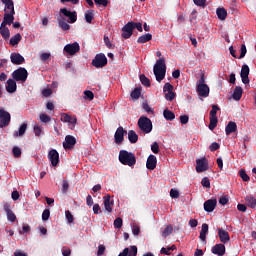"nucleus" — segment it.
<instances>
[{
	"instance_id": "1",
	"label": "nucleus",
	"mask_w": 256,
	"mask_h": 256,
	"mask_svg": "<svg viewBox=\"0 0 256 256\" xmlns=\"http://www.w3.org/2000/svg\"><path fill=\"white\" fill-rule=\"evenodd\" d=\"M167 71V66L165 63V57H160L159 60L156 61V64L153 66V72L156 76V81L160 83V81L165 79Z\"/></svg>"
},
{
	"instance_id": "2",
	"label": "nucleus",
	"mask_w": 256,
	"mask_h": 256,
	"mask_svg": "<svg viewBox=\"0 0 256 256\" xmlns=\"http://www.w3.org/2000/svg\"><path fill=\"white\" fill-rule=\"evenodd\" d=\"M119 161L122 165L130 166L132 168L137 163V159L135 154L129 153L127 150H120L119 151Z\"/></svg>"
},
{
	"instance_id": "3",
	"label": "nucleus",
	"mask_w": 256,
	"mask_h": 256,
	"mask_svg": "<svg viewBox=\"0 0 256 256\" xmlns=\"http://www.w3.org/2000/svg\"><path fill=\"white\" fill-rule=\"evenodd\" d=\"M138 128L145 134H149L153 129L152 121L148 117L141 116L138 120Z\"/></svg>"
},
{
	"instance_id": "4",
	"label": "nucleus",
	"mask_w": 256,
	"mask_h": 256,
	"mask_svg": "<svg viewBox=\"0 0 256 256\" xmlns=\"http://www.w3.org/2000/svg\"><path fill=\"white\" fill-rule=\"evenodd\" d=\"M28 75L29 73L27 69L23 67H20L12 72V78L18 82L21 81V83H25V81H27Z\"/></svg>"
},
{
	"instance_id": "5",
	"label": "nucleus",
	"mask_w": 256,
	"mask_h": 256,
	"mask_svg": "<svg viewBox=\"0 0 256 256\" xmlns=\"http://www.w3.org/2000/svg\"><path fill=\"white\" fill-rule=\"evenodd\" d=\"M107 63L108 58L106 57V55H104V53H98V55H96L92 60V65L96 68L106 67Z\"/></svg>"
},
{
	"instance_id": "6",
	"label": "nucleus",
	"mask_w": 256,
	"mask_h": 256,
	"mask_svg": "<svg viewBox=\"0 0 256 256\" xmlns=\"http://www.w3.org/2000/svg\"><path fill=\"white\" fill-rule=\"evenodd\" d=\"M11 123V114L5 109H0V128H6Z\"/></svg>"
},
{
	"instance_id": "7",
	"label": "nucleus",
	"mask_w": 256,
	"mask_h": 256,
	"mask_svg": "<svg viewBox=\"0 0 256 256\" xmlns=\"http://www.w3.org/2000/svg\"><path fill=\"white\" fill-rule=\"evenodd\" d=\"M81 50L80 44L75 41L74 43L67 44L64 47V52H66L67 55L74 56L78 54Z\"/></svg>"
},
{
	"instance_id": "8",
	"label": "nucleus",
	"mask_w": 256,
	"mask_h": 256,
	"mask_svg": "<svg viewBox=\"0 0 256 256\" xmlns=\"http://www.w3.org/2000/svg\"><path fill=\"white\" fill-rule=\"evenodd\" d=\"M60 14L64 15L66 18H68L67 22L68 23H75L77 22L78 15L76 11H68L67 8H61Z\"/></svg>"
},
{
	"instance_id": "9",
	"label": "nucleus",
	"mask_w": 256,
	"mask_h": 256,
	"mask_svg": "<svg viewBox=\"0 0 256 256\" xmlns=\"http://www.w3.org/2000/svg\"><path fill=\"white\" fill-rule=\"evenodd\" d=\"M3 209H4L5 213H6L8 221L12 222V223L16 222L17 216L14 214V212L11 209V203L4 202L3 203Z\"/></svg>"
},
{
	"instance_id": "10",
	"label": "nucleus",
	"mask_w": 256,
	"mask_h": 256,
	"mask_svg": "<svg viewBox=\"0 0 256 256\" xmlns=\"http://www.w3.org/2000/svg\"><path fill=\"white\" fill-rule=\"evenodd\" d=\"M133 31H134L133 21H129L122 28V38L124 39L131 38V36L133 35Z\"/></svg>"
},
{
	"instance_id": "11",
	"label": "nucleus",
	"mask_w": 256,
	"mask_h": 256,
	"mask_svg": "<svg viewBox=\"0 0 256 256\" xmlns=\"http://www.w3.org/2000/svg\"><path fill=\"white\" fill-rule=\"evenodd\" d=\"M125 134H128L127 130H125L122 126H119V128L116 130V133L114 134V140L116 144H122V142L125 140Z\"/></svg>"
},
{
	"instance_id": "12",
	"label": "nucleus",
	"mask_w": 256,
	"mask_h": 256,
	"mask_svg": "<svg viewBox=\"0 0 256 256\" xmlns=\"http://www.w3.org/2000/svg\"><path fill=\"white\" fill-rule=\"evenodd\" d=\"M61 121H63L64 123H68V124L72 125V127L70 129H75V126L78 123V118H77V116H70L67 113H62L61 114Z\"/></svg>"
},
{
	"instance_id": "13",
	"label": "nucleus",
	"mask_w": 256,
	"mask_h": 256,
	"mask_svg": "<svg viewBox=\"0 0 256 256\" xmlns=\"http://www.w3.org/2000/svg\"><path fill=\"white\" fill-rule=\"evenodd\" d=\"M208 170V161L206 157H203L201 159H196V172L202 173L206 172Z\"/></svg>"
},
{
	"instance_id": "14",
	"label": "nucleus",
	"mask_w": 256,
	"mask_h": 256,
	"mask_svg": "<svg viewBox=\"0 0 256 256\" xmlns=\"http://www.w3.org/2000/svg\"><path fill=\"white\" fill-rule=\"evenodd\" d=\"M250 68L247 64L242 65L240 76L242 78V83L249 84L250 83Z\"/></svg>"
},
{
	"instance_id": "15",
	"label": "nucleus",
	"mask_w": 256,
	"mask_h": 256,
	"mask_svg": "<svg viewBox=\"0 0 256 256\" xmlns=\"http://www.w3.org/2000/svg\"><path fill=\"white\" fill-rule=\"evenodd\" d=\"M48 159L51 161L52 166H57L60 162V155L57 150L52 149L48 153Z\"/></svg>"
},
{
	"instance_id": "16",
	"label": "nucleus",
	"mask_w": 256,
	"mask_h": 256,
	"mask_svg": "<svg viewBox=\"0 0 256 256\" xmlns=\"http://www.w3.org/2000/svg\"><path fill=\"white\" fill-rule=\"evenodd\" d=\"M217 207V199H208L204 203V210L207 213H212Z\"/></svg>"
},
{
	"instance_id": "17",
	"label": "nucleus",
	"mask_w": 256,
	"mask_h": 256,
	"mask_svg": "<svg viewBox=\"0 0 256 256\" xmlns=\"http://www.w3.org/2000/svg\"><path fill=\"white\" fill-rule=\"evenodd\" d=\"M196 91L200 97H208L210 95V88L207 84L198 85Z\"/></svg>"
},
{
	"instance_id": "18",
	"label": "nucleus",
	"mask_w": 256,
	"mask_h": 256,
	"mask_svg": "<svg viewBox=\"0 0 256 256\" xmlns=\"http://www.w3.org/2000/svg\"><path fill=\"white\" fill-rule=\"evenodd\" d=\"M138 248L137 246H131L130 248L123 249L118 256H137Z\"/></svg>"
},
{
	"instance_id": "19",
	"label": "nucleus",
	"mask_w": 256,
	"mask_h": 256,
	"mask_svg": "<svg viewBox=\"0 0 256 256\" xmlns=\"http://www.w3.org/2000/svg\"><path fill=\"white\" fill-rule=\"evenodd\" d=\"M76 144V139L73 135H66L65 142L63 143L64 149H73Z\"/></svg>"
},
{
	"instance_id": "20",
	"label": "nucleus",
	"mask_w": 256,
	"mask_h": 256,
	"mask_svg": "<svg viewBox=\"0 0 256 256\" xmlns=\"http://www.w3.org/2000/svg\"><path fill=\"white\" fill-rule=\"evenodd\" d=\"M212 253L218 256H223L226 254V246L225 244H216L211 249Z\"/></svg>"
},
{
	"instance_id": "21",
	"label": "nucleus",
	"mask_w": 256,
	"mask_h": 256,
	"mask_svg": "<svg viewBox=\"0 0 256 256\" xmlns=\"http://www.w3.org/2000/svg\"><path fill=\"white\" fill-rule=\"evenodd\" d=\"M218 237L220 238V242L224 243V245H226V243H228L231 239L229 232L223 230V228H218Z\"/></svg>"
},
{
	"instance_id": "22",
	"label": "nucleus",
	"mask_w": 256,
	"mask_h": 256,
	"mask_svg": "<svg viewBox=\"0 0 256 256\" xmlns=\"http://www.w3.org/2000/svg\"><path fill=\"white\" fill-rule=\"evenodd\" d=\"M10 59L12 64L21 65L25 63V58L21 55V53H11Z\"/></svg>"
},
{
	"instance_id": "23",
	"label": "nucleus",
	"mask_w": 256,
	"mask_h": 256,
	"mask_svg": "<svg viewBox=\"0 0 256 256\" xmlns=\"http://www.w3.org/2000/svg\"><path fill=\"white\" fill-rule=\"evenodd\" d=\"M6 91L8 93H14L17 91V82L14 80V78H8L7 85H6Z\"/></svg>"
},
{
	"instance_id": "24",
	"label": "nucleus",
	"mask_w": 256,
	"mask_h": 256,
	"mask_svg": "<svg viewBox=\"0 0 256 256\" xmlns=\"http://www.w3.org/2000/svg\"><path fill=\"white\" fill-rule=\"evenodd\" d=\"M157 166V158L155 155H149L146 161V168L149 170H154Z\"/></svg>"
},
{
	"instance_id": "25",
	"label": "nucleus",
	"mask_w": 256,
	"mask_h": 256,
	"mask_svg": "<svg viewBox=\"0 0 256 256\" xmlns=\"http://www.w3.org/2000/svg\"><path fill=\"white\" fill-rule=\"evenodd\" d=\"M237 131H238V126L236 122H233V121L228 122L225 128L226 136H230V134L235 133Z\"/></svg>"
},
{
	"instance_id": "26",
	"label": "nucleus",
	"mask_w": 256,
	"mask_h": 256,
	"mask_svg": "<svg viewBox=\"0 0 256 256\" xmlns=\"http://www.w3.org/2000/svg\"><path fill=\"white\" fill-rule=\"evenodd\" d=\"M2 3L5 5V12L15 14L14 2L13 0H2Z\"/></svg>"
},
{
	"instance_id": "27",
	"label": "nucleus",
	"mask_w": 256,
	"mask_h": 256,
	"mask_svg": "<svg viewBox=\"0 0 256 256\" xmlns=\"http://www.w3.org/2000/svg\"><path fill=\"white\" fill-rule=\"evenodd\" d=\"M57 20H58L59 27H61L63 31L70 30V25L67 23V19L64 16L62 15L58 16Z\"/></svg>"
},
{
	"instance_id": "28",
	"label": "nucleus",
	"mask_w": 256,
	"mask_h": 256,
	"mask_svg": "<svg viewBox=\"0 0 256 256\" xmlns=\"http://www.w3.org/2000/svg\"><path fill=\"white\" fill-rule=\"evenodd\" d=\"M208 231H209V226H208V224H207V223H203V224H202V229H201L200 234H199V239H200L202 242H205V243H206Z\"/></svg>"
},
{
	"instance_id": "29",
	"label": "nucleus",
	"mask_w": 256,
	"mask_h": 256,
	"mask_svg": "<svg viewBox=\"0 0 256 256\" xmlns=\"http://www.w3.org/2000/svg\"><path fill=\"white\" fill-rule=\"evenodd\" d=\"M0 35L3 39L8 40L11 36L10 29L2 22L0 27Z\"/></svg>"
},
{
	"instance_id": "30",
	"label": "nucleus",
	"mask_w": 256,
	"mask_h": 256,
	"mask_svg": "<svg viewBox=\"0 0 256 256\" xmlns=\"http://www.w3.org/2000/svg\"><path fill=\"white\" fill-rule=\"evenodd\" d=\"M14 15L15 14L5 12L4 19H3L2 23L5 24L6 26H7V24H8V26H11V24L14 23V19H15Z\"/></svg>"
},
{
	"instance_id": "31",
	"label": "nucleus",
	"mask_w": 256,
	"mask_h": 256,
	"mask_svg": "<svg viewBox=\"0 0 256 256\" xmlns=\"http://www.w3.org/2000/svg\"><path fill=\"white\" fill-rule=\"evenodd\" d=\"M243 95V89L241 86H236V88L233 91L232 98L236 101L241 100V97Z\"/></svg>"
},
{
	"instance_id": "32",
	"label": "nucleus",
	"mask_w": 256,
	"mask_h": 256,
	"mask_svg": "<svg viewBox=\"0 0 256 256\" xmlns=\"http://www.w3.org/2000/svg\"><path fill=\"white\" fill-rule=\"evenodd\" d=\"M21 40H22L21 33H16V35L12 36L11 39L9 40V44H11V46L15 47L21 42Z\"/></svg>"
},
{
	"instance_id": "33",
	"label": "nucleus",
	"mask_w": 256,
	"mask_h": 256,
	"mask_svg": "<svg viewBox=\"0 0 256 256\" xmlns=\"http://www.w3.org/2000/svg\"><path fill=\"white\" fill-rule=\"evenodd\" d=\"M113 203H111V198L110 196H104V208L105 210L108 211V213H112L113 211V207H112Z\"/></svg>"
},
{
	"instance_id": "34",
	"label": "nucleus",
	"mask_w": 256,
	"mask_h": 256,
	"mask_svg": "<svg viewBox=\"0 0 256 256\" xmlns=\"http://www.w3.org/2000/svg\"><path fill=\"white\" fill-rule=\"evenodd\" d=\"M152 40V34L151 33H145L144 35L138 37L137 42L139 44H145L147 42H150Z\"/></svg>"
},
{
	"instance_id": "35",
	"label": "nucleus",
	"mask_w": 256,
	"mask_h": 256,
	"mask_svg": "<svg viewBox=\"0 0 256 256\" xmlns=\"http://www.w3.org/2000/svg\"><path fill=\"white\" fill-rule=\"evenodd\" d=\"M139 139V136L134 130H129L128 132V140L131 142V144H136Z\"/></svg>"
},
{
	"instance_id": "36",
	"label": "nucleus",
	"mask_w": 256,
	"mask_h": 256,
	"mask_svg": "<svg viewBox=\"0 0 256 256\" xmlns=\"http://www.w3.org/2000/svg\"><path fill=\"white\" fill-rule=\"evenodd\" d=\"M245 202L251 209L256 208V198H254V196H245Z\"/></svg>"
},
{
	"instance_id": "37",
	"label": "nucleus",
	"mask_w": 256,
	"mask_h": 256,
	"mask_svg": "<svg viewBox=\"0 0 256 256\" xmlns=\"http://www.w3.org/2000/svg\"><path fill=\"white\" fill-rule=\"evenodd\" d=\"M163 116H164L165 120H167V121H174L175 117H176L174 112H171V110H169V109L164 110Z\"/></svg>"
},
{
	"instance_id": "38",
	"label": "nucleus",
	"mask_w": 256,
	"mask_h": 256,
	"mask_svg": "<svg viewBox=\"0 0 256 256\" xmlns=\"http://www.w3.org/2000/svg\"><path fill=\"white\" fill-rule=\"evenodd\" d=\"M217 17L220 19V20H226L227 18V11L225 10V8H217Z\"/></svg>"
},
{
	"instance_id": "39",
	"label": "nucleus",
	"mask_w": 256,
	"mask_h": 256,
	"mask_svg": "<svg viewBox=\"0 0 256 256\" xmlns=\"http://www.w3.org/2000/svg\"><path fill=\"white\" fill-rule=\"evenodd\" d=\"M139 79L140 83L144 85V87H151V81L149 80L148 77H146L145 74H140Z\"/></svg>"
},
{
	"instance_id": "40",
	"label": "nucleus",
	"mask_w": 256,
	"mask_h": 256,
	"mask_svg": "<svg viewBox=\"0 0 256 256\" xmlns=\"http://www.w3.org/2000/svg\"><path fill=\"white\" fill-rule=\"evenodd\" d=\"M27 127H28V125L26 123L21 124L18 132L14 133V137L24 136V134L27 132Z\"/></svg>"
},
{
	"instance_id": "41",
	"label": "nucleus",
	"mask_w": 256,
	"mask_h": 256,
	"mask_svg": "<svg viewBox=\"0 0 256 256\" xmlns=\"http://www.w3.org/2000/svg\"><path fill=\"white\" fill-rule=\"evenodd\" d=\"M217 124H218V118L210 116V123L208 125V128L210 129V131H214V129L217 128Z\"/></svg>"
},
{
	"instance_id": "42",
	"label": "nucleus",
	"mask_w": 256,
	"mask_h": 256,
	"mask_svg": "<svg viewBox=\"0 0 256 256\" xmlns=\"http://www.w3.org/2000/svg\"><path fill=\"white\" fill-rule=\"evenodd\" d=\"M142 89L141 88H135L132 93H131V97L134 100H138L140 99V95H141Z\"/></svg>"
},
{
	"instance_id": "43",
	"label": "nucleus",
	"mask_w": 256,
	"mask_h": 256,
	"mask_svg": "<svg viewBox=\"0 0 256 256\" xmlns=\"http://www.w3.org/2000/svg\"><path fill=\"white\" fill-rule=\"evenodd\" d=\"M174 228L172 226L165 227V230L162 231V237L167 238L173 233Z\"/></svg>"
},
{
	"instance_id": "44",
	"label": "nucleus",
	"mask_w": 256,
	"mask_h": 256,
	"mask_svg": "<svg viewBox=\"0 0 256 256\" xmlns=\"http://www.w3.org/2000/svg\"><path fill=\"white\" fill-rule=\"evenodd\" d=\"M239 175L242 178V181L248 182L251 179L244 169L239 170Z\"/></svg>"
},
{
	"instance_id": "45",
	"label": "nucleus",
	"mask_w": 256,
	"mask_h": 256,
	"mask_svg": "<svg viewBox=\"0 0 256 256\" xmlns=\"http://www.w3.org/2000/svg\"><path fill=\"white\" fill-rule=\"evenodd\" d=\"M85 19L87 21V23L91 24L92 20L94 19V11L90 10L85 14Z\"/></svg>"
},
{
	"instance_id": "46",
	"label": "nucleus",
	"mask_w": 256,
	"mask_h": 256,
	"mask_svg": "<svg viewBox=\"0 0 256 256\" xmlns=\"http://www.w3.org/2000/svg\"><path fill=\"white\" fill-rule=\"evenodd\" d=\"M12 153L15 158H20L22 154L21 148L18 146H14L12 149Z\"/></svg>"
},
{
	"instance_id": "47",
	"label": "nucleus",
	"mask_w": 256,
	"mask_h": 256,
	"mask_svg": "<svg viewBox=\"0 0 256 256\" xmlns=\"http://www.w3.org/2000/svg\"><path fill=\"white\" fill-rule=\"evenodd\" d=\"M170 91H174V86L170 82H166V84L163 87V92L166 95V93H169Z\"/></svg>"
},
{
	"instance_id": "48",
	"label": "nucleus",
	"mask_w": 256,
	"mask_h": 256,
	"mask_svg": "<svg viewBox=\"0 0 256 256\" xmlns=\"http://www.w3.org/2000/svg\"><path fill=\"white\" fill-rule=\"evenodd\" d=\"M39 119H40V121H42V123H50V121H51V117L45 113L40 114Z\"/></svg>"
},
{
	"instance_id": "49",
	"label": "nucleus",
	"mask_w": 256,
	"mask_h": 256,
	"mask_svg": "<svg viewBox=\"0 0 256 256\" xmlns=\"http://www.w3.org/2000/svg\"><path fill=\"white\" fill-rule=\"evenodd\" d=\"M176 97V94L173 92V90H170L169 92L165 93V99L168 101H173Z\"/></svg>"
},
{
	"instance_id": "50",
	"label": "nucleus",
	"mask_w": 256,
	"mask_h": 256,
	"mask_svg": "<svg viewBox=\"0 0 256 256\" xmlns=\"http://www.w3.org/2000/svg\"><path fill=\"white\" fill-rule=\"evenodd\" d=\"M122 225H123V219L116 218L114 220L113 226L115 227V229H121Z\"/></svg>"
},
{
	"instance_id": "51",
	"label": "nucleus",
	"mask_w": 256,
	"mask_h": 256,
	"mask_svg": "<svg viewBox=\"0 0 256 256\" xmlns=\"http://www.w3.org/2000/svg\"><path fill=\"white\" fill-rule=\"evenodd\" d=\"M51 212L48 208H46L43 212H42V221H48V219L50 218Z\"/></svg>"
},
{
	"instance_id": "52",
	"label": "nucleus",
	"mask_w": 256,
	"mask_h": 256,
	"mask_svg": "<svg viewBox=\"0 0 256 256\" xmlns=\"http://www.w3.org/2000/svg\"><path fill=\"white\" fill-rule=\"evenodd\" d=\"M217 111H220V107L218 105H212L210 117H217Z\"/></svg>"
},
{
	"instance_id": "53",
	"label": "nucleus",
	"mask_w": 256,
	"mask_h": 256,
	"mask_svg": "<svg viewBox=\"0 0 256 256\" xmlns=\"http://www.w3.org/2000/svg\"><path fill=\"white\" fill-rule=\"evenodd\" d=\"M201 184H202V186L206 187L207 189H210V188H211V182H210V179L207 178V176H205V177L202 179Z\"/></svg>"
},
{
	"instance_id": "54",
	"label": "nucleus",
	"mask_w": 256,
	"mask_h": 256,
	"mask_svg": "<svg viewBox=\"0 0 256 256\" xmlns=\"http://www.w3.org/2000/svg\"><path fill=\"white\" fill-rule=\"evenodd\" d=\"M170 197L173 199H177L180 197V192L176 190V188H171Z\"/></svg>"
},
{
	"instance_id": "55",
	"label": "nucleus",
	"mask_w": 256,
	"mask_h": 256,
	"mask_svg": "<svg viewBox=\"0 0 256 256\" xmlns=\"http://www.w3.org/2000/svg\"><path fill=\"white\" fill-rule=\"evenodd\" d=\"M240 52H241V54H240V56L238 57V59H243V57H245L246 54H247V47H246L245 44H242V45H241Z\"/></svg>"
},
{
	"instance_id": "56",
	"label": "nucleus",
	"mask_w": 256,
	"mask_h": 256,
	"mask_svg": "<svg viewBox=\"0 0 256 256\" xmlns=\"http://www.w3.org/2000/svg\"><path fill=\"white\" fill-rule=\"evenodd\" d=\"M209 149L211 152H216L217 150L220 149V143H217V142L211 143V145L209 146Z\"/></svg>"
},
{
	"instance_id": "57",
	"label": "nucleus",
	"mask_w": 256,
	"mask_h": 256,
	"mask_svg": "<svg viewBox=\"0 0 256 256\" xmlns=\"http://www.w3.org/2000/svg\"><path fill=\"white\" fill-rule=\"evenodd\" d=\"M33 132L35 134L36 137H40L41 133H42V128L39 125H35L33 128Z\"/></svg>"
},
{
	"instance_id": "58",
	"label": "nucleus",
	"mask_w": 256,
	"mask_h": 256,
	"mask_svg": "<svg viewBox=\"0 0 256 256\" xmlns=\"http://www.w3.org/2000/svg\"><path fill=\"white\" fill-rule=\"evenodd\" d=\"M68 190H69V182H68V180H63L62 193L66 194Z\"/></svg>"
},
{
	"instance_id": "59",
	"label": "nucleus",
	"mask_w": 256,
	"mask_h": 256,
	"mask_svg": "<svg viewBox=\"0 0 256 256\" xmlns=\"http://www.w3.org/2000/svg\"><path fill=\"white\" fill-rule=\"evenodd\" d=\"M95 5L107 7L109 1L108 0H94Z\"/></svg>"
},
{
	"instance_id": "60",
	"label": "nucleus",
	"mask_w": 256,
	"mask_h": 256,
	"mask_svg": "<svg viewBox=\"0 0 256 256\" xmlns=\"http://www.w3.org/2000/svg\"><path fill=\"white\" fill-rule=\"evenodd\" d=\"M84 95H85L86 99H88L90 101L94 100V93L91 92V90H85Z\"/></svg>"
},
{
	"instance_id": "61",
	"label": "nucleus",
	"mask_w": 256,
	"mask_h": 256,
	"mask_svg": "<svg viewBox=\"0 0 256 256\" xmlns=\"http://www.w3.org/2000/svg\"><path fill=\"white\" fill-rule=\"evenodd\" d=\"M40 59L45 63V61L47 60H51V53H42V55H40Z\"/></svg>"
},
{
	"instance_id": "62",
	"label": "nucleus",
	"mask_w": 256,
	"mask_h": 256,
	"mask_svg": "<svg viewBox=\"0 0 256 256\" xmlns=\"http://www.w3.org/2000/svg\"><path fill=\"white\" fill-rule=\"evenodd\" d=\"M66 215V219L68 223H73L74 222V217L72 215V213L68 210L65 212Z\"/></svg>"
},
{
	"instance_id": "63",
	"label": "nucleus",
	"mask_w": 256,
	"mask_h": 256,
	"mask_svg": "<svg viewBox=\"0 0 256 256\" xmlns=\"http://www.w3.org/2000/svg\"><path fill=\"white\" fill-rule=\"evenodd\" d=\"M151 150L154 154H158L159 153V143L153 142V145L151 146Z\"/></svg>"
},
{
	"instance_id": "64",
	"label": "nucleus",
	"mask_w": 256,
	"mask_h": 256,
	"mask_svg": "<svg viewBox=\"0 0 256 256\" xmlns=\"http://www.w3.org/2000/svg\"><path fill=\"white\" fill-rule=\"evenodd\" d=\"M72 254V251L69 247H63L62 248V255L63 256H70Z\"/></svg>"
}]
</instances>
